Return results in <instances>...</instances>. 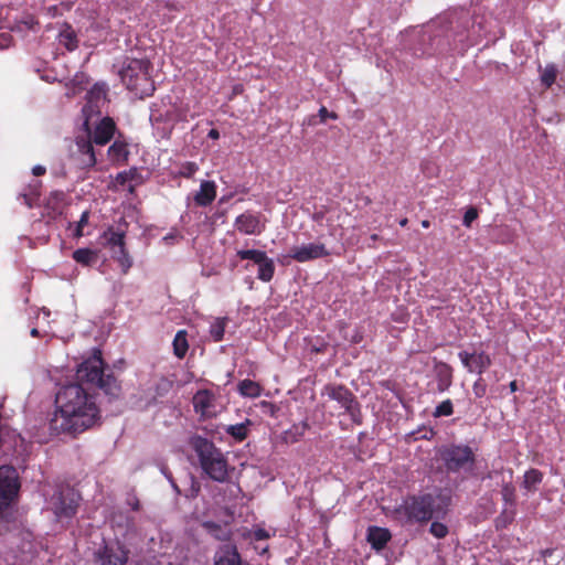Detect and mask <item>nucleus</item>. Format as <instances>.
I'll use <instances>...</instances> for the list:
<instances>
[{"instance_id":"obj_1","label":"nucleus","mask_w":565,"mask_h":565,"mask_svg":"<svg viewBox=\"0 0 565 565\" xmlns=\"http://www.w3.org/2000/svg\"><path fill=\"white\" fill-rule=\"evenodd\" d=\"M76 379L79 383L65 385L56 393L55 411L50 419V428L56 434L83 433L99 423L100 411L92 387H99L110 395H117L119 391L113 376H104L99 352L78 365Z\"/></svg>"},{"instance_id":"obj_2","label":"nucleus","mask_w":565,"mask_h":565,"mask_svg":"<svg viewBox=\"0 0 565 565\" xmlns=\"http://www.w3.org/2000/svg\"><path fill=\"white\" fill-rule=\"evenodd\" d=\"M191 445L200 459L203 471L213 480L223 482L227 478V461L220 449L202 437H193Z\"/></svg>"},{"instance_id":"obj_3","label":"nucleus","mask_w":565,"mask_h":565,"mask_svg":"<svg viewBox=\"0 0 565 565\" xmlns=\"http://www.w3.org/2000/svg\"><path fill=\"white\" fill-rule=\"evenodd\" d=\"M119 76L126 87L140 98L151 95L154 90L149 74V62L146 60H126L119 70Z\"/></svg>"},{"instance_id":"obj_4","label":"nucleus","mask_w":565,"mask_h":565,"mask_svg":"<svg viewBox=\"0 0 565 565\" xmlns=\"http://www.w3.org/2000/svg\"><path fill=\"white\" fill-rule=\"evenodd\" d=\"M441 503V499L428 494L405 501L396 512L407 522H424L445 512Z\"/></svg>"},{"instance_id":"obj_5","label":"nucleus","mask_w":565,"mask_h":565,"mask_svg":"<svg viewBox=\"0 0 565 565\" xmlns=\"http://www.w3.org/2000/svg\"><path fill=\"white\" fill-rule=\"evenodd\" d=\"M20 489L19 476L11 466L0 467V532L3 523L8 521L10 505L17 498Z\"/></svg>"},{"instance_id":"obj_6","label":"nucleus","mask_w":565,"mask_h":565,"mask_svg":"<svg viewBox=\"0 0 565 565\" xmlns=\"http://www.w3.org/2000/svg\"><path fill=\"white\" fill-rule=\"evenodd\" d=\"M438 457L448 471L469 470L475 462V454L469 446L450 445L438 450Z\"/></svg>"},{"instance_id":"obj_7","label":"nucleus","mask_w":565,"mask_h":565,"mask_svg":"<svg viewBox=\"0 0 565 565\" xmlns=\"http://www.w3.org/2000/svg\"><path fill=\"white\" fill-rule=\"evenodd\" d=\"M86 104L83 107L84 127L88 134L98 121L103 107L106 105L105 84H95L87 93Z\"/></svg>"},{"instance_id":"obj_8","label":"nucleus","mask_w":565,"mask_h":565,"mask_svg":"<svg viewBox=\"0 0 565 565\" xmlns=\"http://www.w3.org/2000/svg\"><path fill=\"white\" fill-rule=\"evenodd\" d=\"M50 509L58 518H71L78 505V494L71 488L56 491L49 501Z\"/></svg>"},{"instance_id":"obj_9","label":"nucleus","mask_w":565,"mask_h":565,"mask_svg":"<svg viewBox=\"0 0 565 565\" xmlns=\"http://www.w3.org/2000/svg\"><path fill=\"white\" fill-rule=\"evenodd\" d=\"M103 238L104 245L111 249L113 257L119 263L122 271L127 273L132 262L125 248L124 234L109 230L104 233Z\"/></svg>"},{"instance_id":"obj_10","label":"nucleus","mask_w":565,"mask_h":565,"mask_svg":"<svg viewBox=\"0 0 565 565\" xmlns=\"http://www.w3.org/2000/svg\"><path fill=\"white\" fill-rule=\"evenodd\" d=\"M127 559V551L118 543L105 545L94 554L95 565H125Z\"/></svg>"},{"instance_id":"obj_11","label":"nucleus","mask_w":565,"mask_h":565,"mask_svg":"<svg viewBox=\"0 0 565 565\" xmlns=\"http://www.w3.org/2000/svg\"><path fill=\"white\" fill-rule=\"evenodd\" d=\"M235 227L246 235H258L265 230V222L256 214L246 212L236 217Z\"/></svg>"},{"instance_id":"obj_12","label":"nucleus","mask_w":565,"mask_h":565,"mask_svg":"<svg viewBox=\"0 0 565 565\" xmlns=\"http://www.w3.org/2000/svg\"><path fill=\"white\" fill-rule=\"evenodd\" d=\"M327 255L328 252L324 245L319 243H309L301 246H296L291 249L290 253V256L300 263L317 259Z\"/></svg>"},{"instance_id":"obj_13","label":"nucleus","mask_w":565,"mask_h":565,"mask_svg":"<svg viewBox=\"0 0 565 565\" xmlns=\"http://www.w3.org/2000/svg\"><path fill=\"white\" fill-rule=\"evenodd\" d=\"M193 406L195 412L203 417H213L217 413L215 396L207 390L199 391L193 396Z\"/></svg>"},{"instance_id":"obj_14","label":"nucleus","mask_w":565,"mask_h":565,"mask_svg":"<svg viewBox=\"0 0 565 565\" xmlns=\"http://www.w3.org/2000/svg\"><path fill=\"white\" fill-rule=\"evenodd\" d=\"M459 359L469 372L481 374L491 364L490 356L484 352L468 353L462 351L459 353Z\"/></svg>"},{"instance_id":"obj_15","label":"nucleus","mask_w":565,"mask_h":565,"mask_svg":"<svg viewBox=\"0 0 565 565\" xmlns=\"http://www.w3.org/2000/svg\"><path fill=\"white\" fill-rule=\"evenodd\" d=\"M73 154L82 168H90L96 163V157L92 141L85 138H78L76 140V150L73 152Z\"/></svg>"},{"instance_id":"obj_16","label":"nucleus","mask_w":565,"mask_h":565,"mask_svg":"<svg viewBox=\"0 0 565 565\" xmlns=\"http://www.w3.org/2000/svg\"><path fill=\"white\" fill-rule=\"evenodd\" d=\"M326 394L330 399L339 403L345 411H351L353 405V396L348 388L341 385H330L324 388Z\"/></svg>"},{"instance_id":"obj_17","label":"nucleus","mask_w":565,"mask_h":565,"mask_svg":"<svg viewBox=\"0 0 565 565\" xmlns=\"http://www.w3.org/2000/svg\"><path fill=\"white\" fill-rule=\"evenodd\" d=\"M115 131V124L113 119L103 118L94 128L93 141L96 145H106L113 137Z\"/></svg>"},{"instance_id":"obj_18","label":"nucleus","mask_w":565,"mask_h":565,"mask_svg":"<svg viewBox=\"0 0 565 565\" xmlns=\"http://www.w3.org/2000/svg\"><path fill=\"white\" fill-rule=\"evenodd\" d=\"M214 565H243L237 550L232 544H225L215 553Z\"/></svg>"},{"instance_id":"obj_19","label":"nucleus","mask_w":565,"mask_h":565,"mask_svg":"<svg viewBox=\"0 0 565 565\" xmlns=\"http://www.w3.org/2000/svg\"><path fill=\"white\" fill-rule=\"evenodd\" d=\"M216 196V184L213 181H203L199 192L194 195V201L200 206H206L213 202Z\"/></svg>"},{"instance_id":"obj_20","label":"nucleus","mask_w":565,"mask_h":565,"mask_svg":"<svg viewBox=\"0 0 565 565\" xmlns=\"http://www.w3.org/2000/svg\"><path fill=\"white\" fill-rule=\"evenodd\" d=\"M391 539L388 530L383 527H370L367 531V541L375 550H381Z\"/></svg>"},{"instance_id":"obj_21","label":"nucleus","mask_w":565,"mask_h":565,"mask_svg":"<svg viewBox=\"0 0 565 565\" xmlns=\"http://www.w3.org/2000/svg\"><path fill=\"white\" fill-rule=\"evenodd\" d=\"M127 145L122 141H115L108 149L107 156L113 163H120L127 160Z\"/></svg>"},{"instance_id":"obj_22","label":"nucleus","mask_w":565,"mask_h":565,"mask_svg":"<svg viewBox=\"0 0 565 565\" xmlns=\"http://www.w3.org/2000/svg\"><path fill=\"white\" fill-rule=\"evenodd\" d=\"M73 259L83 266H92L98 259V252L90 248H78L73 253Z\"/></svg>"},{"instance_id":"obj_23","label":"nucleus","mask_w":565,"mask_h":565,"mask_svg":"<svg viewBox=\"0 0 565 565\" xmlns=\"http://www.w3.org/2000/svg\"><path fill=\"white\" fill-rule=\"evenodd\" d=\"M238 392L245 397L255 398L260 396L262 387L252 380H244L238 384Z\"/></svg>"},{"instance_id":"obj_24","label":"nucleus","mask_w":565,"mask_h":565,"mask_svg":"<svg viewBox=\"0 0 565 565\" xmlns=\"http://www.w3.org/2000/svg\"><path fill=\"white\" fill-rule=\"evenodd\" d=\"M249 426L250 420L246 419L244 423L227 426L225 430L235 440L242 441L247 437Z\"/></svg>"},{"instance_id":"obj_25","label":"nucleus","mask_w":565,"mask_h":565,"mask_svg":"<svg viewBox=\"0 0 565 565\" xmlns=\"http://www.w3.org/2000/svg\"><path fill=\"white\" fill-rule=\"evenodd\" d=\"M543 475L536 469H531L525 472L524 480H523V487L529 492H534L537 488V486L542 482Z\"/></svg>"},{"instance_id":"obj_26","label":"nucleus","mask_w":565,"mask_h":565,"mask_svg":"<svg viewBox=\"0 0 565 565\" xmlns=\"http://www.w3.org/2000/svg\"><path fill=\"white\" fill-rule=\"evenodd\" d=\"M188 349H189V344H188V340H186V332L183 330L178 331V333L175 334L174 340H173L174 354L179 359H182L186 354Z\"/></svg>"},{"instance_id":"obj_27","label":"nucleus","mask_w":565,"mask_h":565,"mask_svg":"<svg viewBox=\"0 0 565 565\" xmlns=\"http://www.w3.org/2000/svg\"><path fill=\"white\" fill-rule=\"evenodd\" d=\"M257 266H258V274H257L258 279H260L263 281H269L273 278L274 273H275L274 262L269 257H266L264 259V262H260L259 264H257Z\"/></svg>"},{"instance_id":"obj_28","label":"nucleus","mask_w":565,"mask_h":565,"mask_svg":"<svg viewBox=\"0 0 565 565\" xmlns=\"http://www.w3.org/2000/svg\"><path fill=\"white\" fill-rule=\"evenodd\" d=\"M60 44L64 45L68 51H72L77 47V39L73 30L70 26H66L58 34Z\"/></svg>"},{"instance_id":"obj_29","label":"nucleus","mask_w":565,"mask_h":565,"mask_svg":"<svg viewBox=\"0 0 565 565\" xmlns=\"http://www.w3.org/2000/svg\"><path fill=\"white\" fill-rule=\"evenodd\" d=\"M227 318H215L210 326V334L214 341H221L223 339Z\"/></svg>"},{"instance_id":"obj_30","label":"nucleus","mask_w":565,"mask_h":565,"mask_svg":"<svg viewBox=\"0 0 565 565\" xmlns=\"http://www.w3.org/2000/svg\"><path fill=\"white\" fill-rule=\"evenodd\" d=\"M236 255L241 259H249L256 265L260 262H264V259L267 257L264 252L258 249H239L237 250Z\"/></svg>"},{"instance_id":"obj_31","label":"nucleus","mask_w":565,"mask_h":565,"mask_svg":"<svg viewBox=\"0 0 565 565\" xmlns=\"http://www.w3.org/2000/svg\"><path fill=\"white\" fill-rule=\"evenodd\" d=\"M87 78L84 74H76L75 77L67 84V96H75L79 90L83 89V85Z\"/></svg>"},{"instance_id":"obj_32","label":"nucleus","mask_w":565,"mask_h":565,"mask_svg":"<svg viewBox=\"0 0 565 565\" xmlns=\"http://www.w3.org/2000/svg\"><path fill=\"white\" fill-rule=\"evenodd\" d=\"M557 70L554 65H547L541 73V81L545 86H551L556 78Z\"/></svg>"},{"instance_id":"obj_33","label":"nucleus","mask_w":565,"mask_h":565,"mask_svg":"<svg viewBox=\"0 0 565 565\" xmlns=\"http://www.w3.org/2000/svg\"><path fill=\"white\" fill-rule=\"evenodd\" d=\"M198 170L199 167L196 163L185 162L180 166L178 174L184 178H191Z\"/></svg>"},{"instance_id":"obj_34","label":"nucleus","mask_w":565,"mask_h":565,"mask_svg":"<svg viewBox=\"0 0 565 565\" xmlns=\"http://www.w3.org/2000/svg\"><path fill=\"white\" fill-rule=\"evenodd\" d=\"M89 218V212L85 211L82 213L79 221L76 223L75 230H74V236L75 237H82L84 236V227L87 225Z\"/></svg>"},{"instance_id":"obj_35","label":"nucleus","mask_w":565,"mask_h":565,"mask_svg":"<svg viewBox=\"0 0 565 565\" xmlns=\"http://www.w3.org/2000/svg\"><path fill=\"white\" fill-rule=\"evenodd\" d=\"M452 414V404L450 401H444L435 411V416H449Z\"/></svg>"},{"instance_id":"obj_36","label":"nucleus","mask_w":565,"mask_h":565,"mask_svg":"<svg viewBox=\"0 0 565 565\" xmlns=\"http://www.w3.org/2000/svg\"><path fill=\"white\" fill-rule=\"evenodd\" d=\"M430 533L437 537V539H441L444 536H446V534L448 533V530H447V526L444 525L443 523H439V522H434L431 525H430Z\"/></svg>"},{"instance_id":"obj_37","label":"nucleus","mask_w":565,"mask_h":565,"mask_svg":"<svg viewBox=\"0 0 565 565\" xmlns=\"http://www.w3.org/2000/svg\"><path fill=\"white\" fill-rule=\"evenodd\" d=\"M477 217L478 211L475 207L468 209L463 215V225L469 227Z\"/></svg>"},{"instance_id":"obj_38","label":"nucleus","mask_w":565,"mask_h":565,"mask_svg":"<svg viewBox=\"0 0 565 565\" xmlns=\"http://www.w3.org/2000/svg\"><path fill=\"white\" fill-rule=\"evenodd\" d=\"M502 495H503L504 501L513 502V500H514V488L512 486H510V484H505L502 488Z\"/></svg>"},{"instance_id":"obj_39","label":"nucleus","mask_w":565,"mask_h":565,"mask_svg":"<svg viewBox=\"0 0 565 565\" xmlns=\"http://www.w3.org/2000/svg\"><path fill=\"white\" fill-rule=\"evenodd\" d=\"M439 375L443 377V382H445V386H449L451 372L447 365H441L439 369Z\"/></svg>"},{"instance_id":"obj_40","label":"nucleus","mask_w":565,"mask_h":565,"mask_svg":"<svg viewBox=\"0 0 565 565\" xmlns=\"http://www.w3.org/2000/svg\"><path fill=\"white\" fill-rule=\"evenodd\" d=\"M250 536L257 541L267 540L270 537V533L265 529H256L250 533Z\"/></svg>"},{"instance_id":"obj_41","label":"nucleus","mask_w":565,"mask_h":565,"mask_svg":"<svg viewBox=\"0 0 565 565\" xmlns=\"http://www.w3.org/2000/svg\"><path fill=\"white\" fill-rule=\"evenodd\" d=\"M319 117H320L321 121L324 122L327 120V118L335 119L337 115L334 113H329L326 107H321L319 109Z\"/></svg>"},{"instance_id":"obj_42","label":"nucleus","mask_w":565,"mask_h":565,"mask_svg":"<svg viewBox=\"0 0 565 565\" xmlns=\"http://www.w3.org/2000/svg\"><path fill=\"white\" fill-rule=\"evenodd\" d=\"M129 175H130V174H129L128 172H120V173H118V174H117V177H116V182H117L118 184L124 185V184L129 180Z\"/></svg>"},{"instance_id":"obj_43","label":"nucleus","mask_w":565,"mask_h":565,"mask_svg":"<svg viewBox=\"0 0 565 565\" xmlns=\"http://www.w3.org/2000/svg\"><path fill=\"white\" fill-rule=\"evenodd\" d=\"M34 175H42L45 173V168L42 166H35L32 170Z\"/></svg>"},{"instance_id":"obj_44","label":"nucleus","mask_w":565,"mask_h":565,"mask_svg":"<svg viewBox=\"0 0 565 565\" xmlns=\"http://www.w3.org/2000/svg\"><path fill=\"white\" fill-rule=\"evenodd\" d=\"M218 131L215 130V129H212L210 132H209V137L212 138V139H217L218 138Z\"/></svg>"},{"instance_id":"obj_45","label":"nucleus","mask_w":565,"mask_h":565,"mask_svg":"<svg viewBox=\"0 0 565 565\" xmlns=\"http://www.w3.org/2000/svg\"><path fill=\"white\" fill-rule=\"evenodd\" d=\"M475 392L478 396H481L483 394V388H480L478 383L475 385Z\"/></svg>"},{"instance_id":"obj_46","label":"nucleus","mask_w":565,"mask_h":565,"mask_svg":"<svg viewBox=\"0 0 565 565\" xmlns=\"http://www.w3.org/2000/svg\"><path fill=\"white\" fill-rule=\"evenodd\" d=\"M206 526H207L209 529H211V531H215V532L221 531V529H220L218 526H216V525H210V524H206Z\"/></svg>"},{"instance_id":"obj_47","label":"nucleus","mask_w":565,"mask_h":565,"mask_svg":"<svg viewBox=\"0 0 565 565\" xmlns=\"http://www.w3.org/2000/svg\"><path fill=\"white\" fill-rule=\"evenodd\" d=\"M510 388H511L512 392L516 391V382L515 381L510 383Z\"/></svg>"},{"instance_id":"obj_48","label":"nucleus","mask_w":565,"mask_h":565,"mask_svg":"<svg viewBox=\"0 0 565 565\" xmlns=\"http://www.w3.org/2000/svg\"><path fill=\"white\" fill-rule=\"evenodd\" d=\"M150 120H151V121L159 120V116H157V115L152 111V113H151V115H150Z\"/></svg>"},{"instance_id":"obj_49","label":"nucleus","mask_w":565,"mask_h":565,"mask_svg":"<svg viewBox=\"0 0 565 565\" xmlns=\"http://www.w3.org/2000/svg\"><path fill=\"white\" fill-rule=\"evenodd\" d=\"M173 236L172 235H167L163 237V241L168 242V241H172Z\"/></svg>"},{"instance_id":"obj_50","label":"nucleus","mask_w":565,"mask_h":565,"mask_svg":"<svg viewBox=\"0 0 565 565\" xmlns=\"http://www.w3.org/2000/svg\"><path fill=\"white\" fill-rule=\"evenodd\" d=\"M422 226L423 227H428L429 226V222L428 221H423L422 222Z\"/></svg>"},{"instance_id":"obj_51","label":"nucleus","mask_w":565,"mask_h":565,"mask_svg":"<svg viewBox=\"0 0 565 565\" xmlns=\"http://www.w3.org/2000/svg\"><path fill=\"white\" fill-rule=\"evenodd\" d=\"M31 334H32L33 337L38 335V329H32V330H31Z\"/></svg>"},{"instance_id":"obj_52","label":"nucleus","mask_w":565,"mask_h":565,"mask_svg":"<svg viewBox=\"0 0 565 565\" xmlns=\"http://www.w3.org/2000/svg\"><path fill=\"white\" fill-rule=\"evenodd\" d=\"M406 223H407V220H406V218H403V220L399 222V224H401L402 226H405V225H406Z\"/></svg>"}]
</instances>
